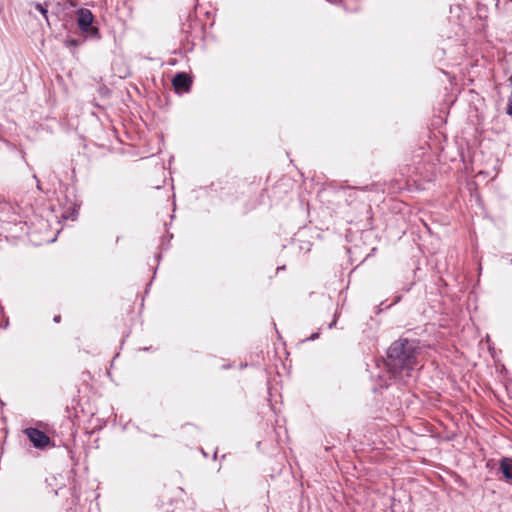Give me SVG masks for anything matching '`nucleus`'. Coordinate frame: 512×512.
I'll return each mask as SVG.
<instances>
[{"mask_svg":"<svg viewBox=\"0 0 512 512\" xmlns=\"http://www.w3.org/2000/svg\"><path fill=\"white\" fill-rule=\"evenodd\" d=\"M417 347L407 339L395 341L388 349L386 365L391 376L403 382L413 377L418 365Z\"/></svg>","mask_w":512,"mask_h":512,"instance_id":"1","label":"nucleus"},{"mask_svg":"<svg viewBox=\"0 0 512 512\" xmlns=\"http://www.w3.org/2000/svg\"><path fill=\"white\" fill-rule=\"evenodd\" d=\"M24 434L31 441L33 446L38 449H45L51 443L50 438L42 431L36 428H26Z\"/></svg>","mask_w":512,"mask_h":512,"instance_id":"2","label":"nucleus"},{"mask_svg":"<svg viewBox=\"0 0 512 512\" xmlns=\"http://www.w3.org/2000/svg\"><path fill=\"white\" fill-rule=\"evenodd\" d=\"M93 19V14L89 9L82 8L77 11V23L83 32L95 30L92 27Z\"/></svg>","mask_w":512,"mask_h":512,"instance_id":"3","label":"nucleus"},{"mask_svg":"<svg viewBox=\"0 0 512 512\" xmlns=\"http://www.w3.org/2000/svg\"><path fill=\"white\" fill-rule=\"evenodd\" d=\"M172 82L176 91H187L191 84L190 78L185 73L177 74Z\"/></svg>","mask_w":512,"mask_h":512,"instance_id":"4","label":"nucleus"},{"mask_svg":"<svg viewBox=\"0 0 512 512\" xmlns=\"http://www.w3.org/2000/svg\"><path fill=\"white\" fill-rule=\"evenodd\" d=\"M500 469L505 478L512 480V458H503L500 462Z\"/></svg>","mask_w":512,"mask_h":512,"instance_id":"5","label":"nucleus"},{"mask_svg":"<svg viewBox=\"0 0 512 512\" xmlns=\"http://www.w3.org/2000/svg\"><path fill=\"white\" fill-rule=\"evenodd\" d=\"M33 5H34L35 9L37 11H39L43 15V17L48 21V10H47L46 6H43L40 3H34Z\"/></svg>","mask_w":512,"mask_h":512,"instance_id":"6","label":"nucleus"},{"mask_svg":"<svg viewBox=\"0 0 512 512\" xmlns=\"http://www.w3.org/2000/svg\"><path fill=\"white\" fill-rule=\"evenodd\" d=\"M506 112L508 115L512 116V95L508 98Z\"/></svg>","mask_w":512,"mask_h":512,"instance_id":"7","label":"nucleus"},{"mask_svg":"<svg viewBox=\"0 0 512 512\" xmlns=\"http://www.w3.org/2000/svg\"><path fill=\"white\" fill-rule=\"evenodd\" d=\"M54 321L58 323L60 321V316H55Z\"/></svg>","mask_w":512,"mask_h":512,"instance_id":"8","label":"nucleus"},{"mask_svg":"<svg viewBox=\"0 0 512 512\" xmlns=\"http://www.w3.org/2000/svg\"><path fill=\"white\" fill-rule=\"evenodd\" d=\"M316 337H317V335H316V334H314V335H312V336L310 337V339H312V340H313V339H315Z\"/></svg>","mask_w":512,"mask_h":512,"instance_id":"9","label":"nucleus"},{"mask_svg":"<svg viewBox=\"0 0 512 512\" xmlns=\"http://www.w3.org/2000/svg\"><path fill=\"white\" fill-rule=\"evenodd\" d=\"M510 81L512 82V75H511V77H510Z\"/></svg>","mask_w":512,"mask_h":512,"instance_id":"10","label":"nucleus"}]
</instances>
